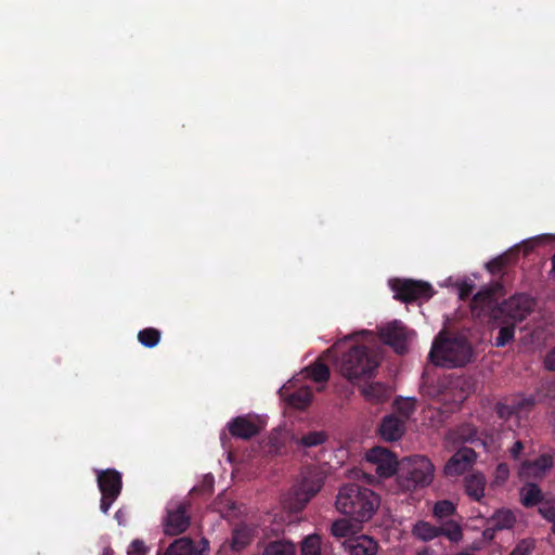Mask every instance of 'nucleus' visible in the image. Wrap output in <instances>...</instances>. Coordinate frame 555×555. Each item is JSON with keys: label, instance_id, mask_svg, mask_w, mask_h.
<instances>
[{"label": "nucleus", "instance_id": "28", "mask_svg": "<svg viewBox=\"0 0 555 555\" xmlns=\"http://www.w3.org/2000/svg\"><path fill=\"white\" fill-rule=\"evenodd\" d=\"M498 323L501 324L502 326L500 327V330L498 332L494 345L496 347H504L514 340L516 324H513L511 322H498Z\"/></svg>", "mask_w": 555, "mask_h": 555}, {"label": "nucleus", "instance_id": "22", "mask_svg": "<svg viewBox=\"0 0 555 555\" xmlns=\"http://www.w3.org/2000/svg\"><path fill=\"white\" fill-rule=\"evenodd\" d=\"M412 534L421 541L428 542L440 537V530L439 526L431 525L425 520H420L413 526Z\"/></svg>", "mask_w": 555, "mask_h": 555}, {"label": "nucleus", "instance_id": "3", "mask_svg": "<svg viewBox=\"0 0 555 555\" xmlns=\"http://www.w3.org/2000/svg\"><path fill=\"white\" fill-rule=\"evenodd\" d=\"M434 465L423 455L404 457L398 465L396 493H410L430 485L434 479Z\"/></svg>", "mask_w": 555, "mask_h": 555}, {"label": "nucleus", "instance_id": "16", "mask_svg": "<svg viewBox=\"0 0 555 555\" xmlns=\"http://www.w3.org/2000/svg\"><path fill=\"white\" fill-rule=\"evenodd\" d=\"M360 390L365 400L371 403H382L390 397L389 387L380 382L364 385Z\"/></svg>", "mask_w": 555, "mask_h": 555}, {"label": "nucleus", "instance_id": "32", "mask_svg": "<svg viewBox=\"0 0 555 555\" xmlns=\"http://www.w3.org/2000/svg\"><path fill=\"white\" fill-rule=\"evenodd\" d=\"M309 376L315 383H325L330 379L331 372L328 366L320 361L314 362L307 369Z\"/></svg>", "mask_w": 555, "mask_h": 555}, {"label": "nucleus", "instance_id": "23", "mask_svg": "<svg viewBox=\"0 0 555 555\" xmlns=\"http://www.w3.org/2000/svg\"><path fill=\"white\" fill-rule=\"evenodd\" d=\"M313 398L312 389L308 386L301 387L288 395L287 403L298 410L306 409Z\"/></svg>", "mask_w": 555, "mask_h": 555}, {"label": "nucleus", "instance_id": "8", "mask_svg": "<svg viewBox=\"0 0 555 555\" xmlns=\"http://www.w3.org/2000/svg\"><path fill=\"white\" fill-rule=\"evenodd\" d=\"M390 286L395 293L393 298L405 304L414 302L418 299L427 300L434 295L433 286L423 281L395 279L391 281Z\"/></svg>", "mask_w": 555, "mask_h": 555}, {"label": "nucleus", "instance_id": "30", "mask_svg": "<svg viewBox=\"0 0 555 555\" xmlns=\"http://www.w3.org/2000/svg\"><path fill=\"white\" fill-rule=\"evenodd\" d=\"M138 340L146 348H154L160 340V331L155 327H146L138 333Z\"/></svg>", "mask_w": 555, "mask_h": 555}, {"label": "nucleus", "instance_id": "43", "mask_svg": "<svg viewBox=\"0 0 555 555\" xmlns=\"http://www.w3.org/2000/svg\"><path fill=\"white\" fill-rule=\"evenodd\" d=\"M147 552V547L145 546L142 540L135 539L133 540L128 547V555H145Z\"/></svg>", "mask_w": 555, "mask_h": 555}, {"label": "nucleus", "instance_id": "7", "mask_svg": "<svg viewBox=\"0 0 555 555\" xmlns=\"http://www.w3.org/2000/svg\"><path fill=\"white\" fill-rule=\"evenodd\" d=\"M96 482L101 492L100 509L107 514L122 490L121 473L115 468L95 469Z\"/></svg>", "mask_w": 555, "mask_h": 555}, {"label": "nucleus", "instance_id": "51", "mask_svg": "<svg viewBox=\"0 0 555 555\" xmlns=\"http://www.w3.org/2000/svg\"><path fill=\"white\" fill-rule=\"evenodd\" d=\"M121 511L118 509L116 513H115V518L118 520V522L120 524V518H121Z\"/></svg>", "mask_w": 555, "mask_h": 555}, {"label": "nucleus", "instance_id": "10", "mask_svg": "<svg viewBox=\"0 0 555 555\" xmlns=\"http://www.w3.org/2000/svg\"><path fill=\"white\" fill-rule=\"evenodd\" d=\"M384 344L390 346L398 354L408 351V330L400 321H393L379 330Z\"/></svg>", "mask_w": 555, "mask_h": 555}, {"label": "nucleus", "instance_id": "13", "mask_svg": "<svg viewBox=\"0 0 555 555\" xmlns=\"http://www.w3.org/2000/svg\"><path fill=\"white\" fill-rule=\"evenodd\" d=\"M477 457L476 452L470 448H461L446 463L444 474L447 476H459L467 472Z\"/></svg>", "mask_w": 555, "mask_h": 555}, {"label": "nucleus", "instance_id": "41", "mask_svg": "<svg viewBox=\"0 0 555 555\" xmlns=\"http://www.w3.org/2000/svg\"><path fill=\"white\" fill-rule=\"evenodd\" d=\"M506 263H507V256L502 255V256H499V257L490 260L487 263V269L491 274L496 275L503 271Z\"/></svg>", "mask_w": 555, "mask_h": 555}, {"label": "nucleus", "instance_id": "2", "mask_svg": "<svg viewBox=\"0 0 555 555\" xmlns=\"http://www.w3.org/2000/svg\"><path fill=\"white\" fill-rule=\"evenodd\" d=\"M428 357L437 366L462 367L472 361L473 348L464 336L444 337L443 333H440L435 338Z\"/></svg>", "mask_w": 555, "mask_h": 555}, {"label": "nucleus", "instance_id": "9", "mask_svg": "<svg viewBox=\"0 0 555 555\" xmlns=\"http://www.w3.org/2000/svg\"><path fill=\"white\" fill-rule=\"evenodd\" d=\"M365 460L369 464L375 466V473L379 477H390L393 474L397 475L398 465L396 455L388 449L383 447H374L370 449L365 454Z\"/></svg>", "mask_w": 555, "mask_h": 555}, {"label": "nucleus", "instance_id": "46", "mask_svg": "<svg viewBox=\"0 0 555 555\" xmlns=\"http://www.w3.org/2000/svg\"><path fill=\"white\" fill-rule=\"evenodd\" d=\"M524 450V443L520 440L514 442V444L509 448L508 452L511 457L518 459Z\"/></svg>", "mask_w": 555, "mask_h": 555}, {"label": "nucleus", "instance_id": "14", "mask_svg": "<svg viewBox=\"0 0 555 555\" xmlns=\"http://www.w3.org/2000/svg\"><path fill=\"white\" fill-rule=\"evenodd\" d=\"M501 288L500 284L492 287L482 288L477 292L472 299L470 308L473 314L480 317L489 312L492 318V309L496 304V292Z\"/></svg>", "mask_w": 555, "mask_h": 555}, {"label": "nucleus", "instance_id": "40", "mask_svg": "<svg viewBox=\"0 0 555 555\" xmlns=\"http://www.w3.org/2000/svg\"><path fill=\"white\" fill-rule=\"evenodd\" d=\"M534 548V542L530 539L519 541L509 555H530Z\"/></svg>", "mask_w": 555, "mask_h": 555}, {"label": "nucleus", "instance_id": "42", "mask_svg": "<svg viewBox=\"0 0 555 555\" xmlns=\"http://www.w3.org/2000/svg\"><path fill=\"white\" fill-rule=\"evenodd\" d=\"M539 514L548 522H555V502L542 504Z\"/></svg>", "mask_w": 555, "mask_h": 555}, {"label": "nucleus", "instance_id": "18", "mask_svg": "<svg viewBox=\"0 0 555 555\" xmlns=\"http://www.w3.org/2000/svg\"><path fill=\"white\" fill-rule=\"evenodd\" d=\"M349 548L352 555H376L378 543L373 538L362 534L350 542Z\"/></svg>", "mask_w": 555, "mask_h": 555}, {"label": "nucleus", "instance_id": "50", "mask_svg": "<svg viewBox=\"0 0 555 555\" xmlns=\"http://www.w3.org/2000/svg\"><path fill=\"white\" fill-rule=\"evenodd\" d=\"M364 476H365V478L367 479V481H369L370 483H372V482L375 480V477H374V476H372V475L364 474Z\"/></svg>", "mask_w": 555, "mask_h": 555}, {"label": "nucleus", "instance_id": "21", "mask_svg": "<svg viewBox=\"0 0 555 555\" xmlns=\"http://www.w3.org/2000/svg\"><path fill=\"white\" fill-rule=\"evenodd\" d=\"M254 530L247 525H238L232 532V548L234 551H242L253 540Z\"/></svg>", "mask_w": 555, "mask_h": 555}, {"label": "nucleus", "instance_id": "17", "mask_svg": "<svg viewBox=\"0 0 555 555\" xmlns=\"http://www.w3.org/2000/svg\"><path fill=\"white\" fill-rule=\"evenodd\" d=\"M486 477L482 473H474L465 477V491L467 495L479 502L485 495Z\"/></svg>", "mask_w": 555, "mask_h": 555}, {"label": "nucleus", "instance_id": "20", "mask_svg": "<svg viewBox=\"0 0 555 555\" xmlns=\"http://www.w3.org/2000/svg\"><path fill=\"white\" fill-rule=\"evenodd\" d=\"M295 544L285 539H276L263 543L261 555H295Z\"/></svg>", "mask_w": 555, "mask_h": 555}, {"label": "nucleus", "instance_id": "11", "mask_svg": "<svg viewBox=\"0 0 555 555\" xmlns=\"http://www.w3.org/2000/svg\"><path fill=\"white\" fill-rule=\"evenodd\" d=\"M227 428L232 437L249 440L258 436L263 426L259 420L253 418L249 415H241L232 418L227 424Z\"/></svg>", "mask_w": 555, "mask_h": 555}, {"label": "nucleus", "instance_id": "49", "mask_svg": "<svg viewBox=\"0 0 555 555\" xmlns=\"http://www.w3.org/2000/svg\"><path fill=\"white\" fill-rule=\"evenodd\" d=\"M113 554H114V551L109 546H107L103 550L101 555H113Z\"/></svg>", "mask_w": 555, "mask_h": 555}, {"label": "nucleus", "instance_id": "53", "mask_svg": "<svg viewBox=\"0 0 555 555\" xmlns=\"http://www.w3.org/2000/svg\"><path fill=\"white\" fill-rule=\"evenodd\" d=\"M552 268H553V271L555 272V254L552 257Z\"/></svg>", "mask_w": 555, "mask_h": 555}, {"label": "nucleus", "instance_id": "48", "mask_svg": "<svg viewBox=\"0 0 555 555\" xmlns=\"http://www.w3.org/2000/svg\"><path fill=\"white\" fill-rule=\"evenodd\" d=\"M414 555H437V554L433 548L425 546V547L417 550Z\"/></svg>", "mask_w": 555, "mask_h": 555}, {"label": "nucleus", "instance_id": "19", "mask_svg": "<svg viewBox=\"0 0 555 555\" xmlns=\"http://www.w3.org/2000/svg\"><path fill=\"white\" fill-rule=\"evenodd\" d=\"M553 466V457L548 454H542L532 462H525L522 470L533 477H542Z\"/></svg>", "mask_w": 555, "mask_h": 555}, {"label": "nucleus", "instance_id": "24", "mask_svg": "<svg viewBox=\"0 0 555 555\" xmlns=\"http://www.w3.org/2000/svg\"><path fill=\"white\" fill-rule=\"evenodd\" d=\"M521 504L529 508L537 506L543 501V493L538 485L527 483L520 491Z\"/></svg>", "mask_w": 555, "mask_h": 555}, {"label": "nucleus", "instance_id": "27", "mask_svg": "<svg viewBox=\"0 0 555 555\" xmlns=\"http://www.w3.org/2000/svg\"><path fill=\"white\" fill-rule=\"evenodd\" d=\"M194 544L190 538L177 539L169 545L165 555H193Z\"/></svg>", "mask_w": 555, "mask_h": 555}, {"label": "nucleus", "instance_id": "38", "mask_svg": "<svg viewBox=\"0 0 555 555\" xmlns=\"http://www.w3.org/2000/svg\"><path fill=\"white\" fill-rule=\"evenodd\" d=\"M494 411L496 415L502 420H508L513 415H516V412L508 398H506L503 402H498L495 404Z\"/></svg>", "mask_w": 555, "mask_h": 555}, {"label": "nucleus", "instance_id": "33", "mask_svg": "<svg viewBox=\"0 0 555 555\" xmlns=\"http://www.w3.org/2000/svg\"><path fill=\"white\" fill-rule=\"evenodd\" d=\"M301 555H321V538L318 534H310L301 541Z\"/></svg>", "mask_w": 555, "mask_h": 555}, {"label": "nucleus", "instance_id": "1", "mask_svg": "<svg viewBox=\"0 0 555 555\" xmlns=\"http://www.w3.org/2000/svg\"><path fill=\"white\" fill-rule=\"evenodd\" d=\"M336 508L356 522L372 519L380 504L379 495L356 482L344 483L336 495Z\"/></svg>", "mask_w": 555, "mask_h": 555}, {"label": "nucleus", "instance_id": "15", "mask_svg": "<svg viewBox=\"0 0 555 555\" xmlns=\"http://www.w3.org/2000/svg\"><path fill=\"white\" fill-rule=\"evenodd\" d=\"M405 431V422L395 414L386 415L383 417L378 433L384 440L397 441Z\"/></svg>", "mask_w": 555, "mask_h": 555}, {"label": "nucleus", "instance_id": "31", "mask_svg": "<svg viewBox=\"0 0 555 555\" xmlns=\"http://www.w3.org/2000/svg\"><path fill=\"white\" fill-rule=\"evenodd\" d=\"M440 535L447 537L451 542H459L463 538L461 526L454 520H448L439 526Z\"/></svg>", "mask_w": 555, "mask_h": 555}, {"label": "nucleus", "instance_id": "39", "mask_svg": "<svg viewBox=\"0 0 555 555\" xmlns=\"http://www.w3.org/2000/svg\"><path fill=\"white\" fill-rule=\"evenodd\" d=\"M509 477V467L506 463H499L495 467L493 481L494 486H501L507 481Z\"/></svg>", "mask_w": 555, "mask_h": 555}, {"label": "nucleus", "instance_id": "36", "mask_svg": "<svg viewBox=\"0 0 555 555\" xmlns=\"http://www.w3.org/2000/svg\"><path fill=\"white\" fill-rule=\"evenodd\" d=\"M455 512V507L452 502L443 500L438 501L434 506V516L438 519L447 518Z\"/></svg>", "mask_w": 555, "mask_h": 555}, {"label": "nucleus", "instance_id": "12", "mask_svg": "<svg viewBox=\"0 0 555 555\" xmlns=\"http://www.w3.org/2000/svg\"><path fill=\"white\" fill-rule=\"evenodd\" d=\"M163 526L164 532L167 535H178L186 531L190 526L188 506L185 504H179L176 508H168Z\"/></svg>", "mask_w": 555, "mask_h": 555}, {"label": "nucleus", "instance_id": "44", "mask_svg": "<svg viewBox=\"0 0 555 555\" xmlns=\"http://www.w3.org/2000/svg\"><path fill=\"white\" fill-rule=\"evenodd\" d=\"M473 289H474V285L470 284V283H467V282H462L460 285H459V297L461 300H467L472 293H473Z\"/></svg>", "mask_w": 555, "mask_h": 555}, {"label": "nucleus", "instance_id": "26", "mask_svg": "<svg viewBox=\"0 0 555 555\" xmlns=\"http://www.w3.org/2000/svg\"><path fill=\"white\" fill-rule=\"evenodd\" d=\"M493 529L504 530L511 529L516 522L515 515L509 509H499L492 517Z\"/></svg>", "mask_w": 555, "mask_h": 555}, {"label": "nucleus", "instance_id": "47", "mask_svg": "<svg viewBox=\"0 0 555 555\" xmlns=\"http://www.w3.org/2000/svg\"><path fill=\"white\" fill-rule=\"evenodd\" d=\"M442 383H443V385H446V386H452V387H455V388H456V387L462 386V384H463V379H462V378H460V377H456V378H450V379H448L446 383H444V382H442Z\"/></svg>", "mask_w": 555, "mask_h": 555}, {"label": "nucleus", "instance_id": "45", "mask_svg": "<svg viewBox=\"0 0 555 555\" xmlns=\"http://www.w3.org/2000/svg\"><path fill=\"white\" fill-rule=\"evenodd\" d=\"M544 366L547 371L555 372V346L546 353Z\"/></svg>", "mask_w": 555, "mask_h": 555}, {"label": "nucleus", "instance_id": "25", "mask_svg": "<svg viewBox=\"0 0 555 555\" xmlns=\"http://www.w3.org/2000/svg\"><path fill=\"white\" fill-rule=\"evenodd\" d=\"M516 415L527 414L537 403L535 396L515 395L508 398Z\"/></svg>", "mask_w": 555, "mask_h": 555}, {"label": "nucleus", "instance_id": "52", "mask_svg": "<svg viewBox=\"0 0 555 555\" xmlns=\"http://www.w3.org/2000/svg\"><path fill=\"white\" fill-rule=\"evenodd\" d=\"M532 249V246L529 244H525V254H528Z\"/></svg>", "mask_w": 555, "mask_h": 555}, {"label": "nucleus", "instance_id": "34", "mask_svg": "<svg viewBox=\"0 0 555 555\" xmlns=\"http://www.w3.org/2000/svg\"><path fill=\"white\" fill-rule=\"evenodd\" d=\"M395 408H396V411L400 414V416H401L400 418L404 420V422H406V420H409L410 416L415 412L416 404L413 399L406 398V399L396 400Z\"/></svg>", "mask_w": 555, "mask_h": 555}, {"label": "nucleus", "instance_id": "6", "mask_svg": "<svg viewBox=\"0 0 555 555\" xmlns=\"http://www.w3.org/2000/svg\"><path fill=\"white\" fill-rule=\"evenodd\" d=\"M324 479L323 474L318 470L308 469L304 472L300 481L291 491L289 507L296 512L302 511L321 490Z\"/></svg>", "mask_w": 555, "mask_h": 555}, {"label": "nucleus", "instance_id": "37", "mask_svg": "<svg viewBox=\"0 0 555 555\" xmlns=\"http://www.w3.org/2000/svg\"><path fill=\"white\" fill-rule=\"evenodd\" d=\"M352 531V527L348 519H337L332 524L331 532L334 537L346 538Z\"/></svg>", "mask_w": 555, "mask_h": 555}, {"label": "nucleus", "instance_id": "4", "mask_svg": "<svg viewBox=\"0 0 555 555\" xmlns=\"http://www.w3.org/2000/svg\"><path fill=\"white\" fill-rule=\"evenodd\" d=\"M379 365V358L376 351L366 347L356 345L343 353L339 361V371L349 382L373 377Z\"/></svg>", "mask_w": 555, "mask_h": 555}, {"label": "nucleus", "instance_id": "29", "mask_svg": "<svg viewBox=\"0 0 555 555\" xmlns=\"http://www.w3.org/2000/svg\"><path fill=\"white\" fill-rule=\"evenodd\" d=\"M456 437L462 442H468L475 446H485L483 440L478 437V430L475 426L466 424L461 426L456 431Z\"/></svg>", "mask_w": 555, "mask_h": 555}, {"label": "nucleus", "instance_id": "5", "mask_svg": "<svg viewBox=\"0 0 555 555\" xmlns=\"http://www.w3.org/2000/svg\"><path fill=\"white\" fill-rule=\"evenodd\" d=\"M537 300L525 293L515 294L503 300L492 309V319L495 322L521 323L535 309Z\"/></svg>", "mask_w": 555, "mask_h": 555}, {"label": "nucleus", "instance_id": "35", "mask_svg": "<svg viewBox=\"0 0 555 555\" xmlns=\"http://www.w3.org/2000/svg\"><path fill=\"white\" fill-rule=\"evenodd\" d=\"M326 438L324 431H310L300 438V444L306 448L317 447L324 443Z\"/></svg>", "mask_w": 555, "mask_h": 555}]
</instances>
